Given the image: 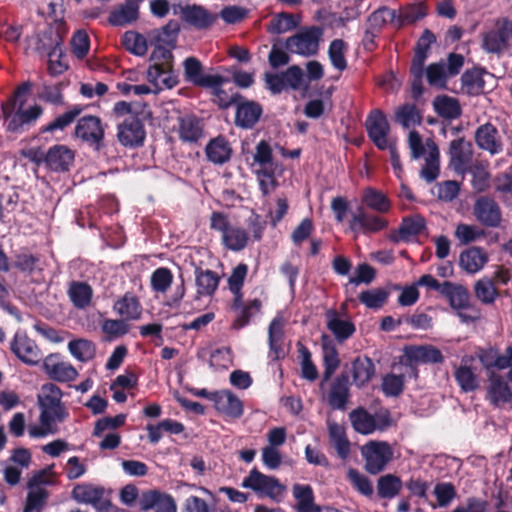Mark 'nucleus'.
Returning a JSON list of instances; mask_svg holds the SVG:
<instances>
[{"label": "nucleus", "instance_id": "nucleus-58", "mask_svg": "<svg viewBox=\"0 0 512 512\" xmlns=\"http://www.w3.org/2000/svg\"><path fill=\"white\" fill-rule=\"evenodd\" d=\"M461 80L462 89L467 94L476 95L483 90L484 81L481 72L478 70L466 71Z\"/></svg>", "mask_w": 512, "mask_h": 512}, {"label": "nucleus", "instance_id": "nucleus-49", "mask_svg": "<svg viewBox=\"0 0 512 512\" xmlns=\"http://www.w3.org/2000/svg\"><path fill=\"white\" fill-rule=\"evenodd\" d=\"M219 279L210 270L198 271L196 274L197 293L201 296L212 295L218 287Z\"/></svg>", "mask_w": 512, "mask_h": 512}, {"label": "nucleus", "instance_id": "nucleus-15", "mask_svg": "<svg viewBox=\"0 0 512 512\" xmlns=\"http://www.w3.org/2000/svg\"><path fill=\"white\" fill-rule=\"evenodd\" d=\"M487 399L496 407L512 405V384L500 375L491 374L487 386Z\"/></svg>", "mask_w": 512, "mask_h": 512}, {"label": "nucleus", "instance_id": "nucleus-27", "mask_svg": "<svg viewBox=\"0 0 512 512\" xmlns=\"http://www.w3.org/2000/svg\"><path fill=\"white\" fill-rule=\"evenodd\" d=\"M405 356L415 363H441V351L432 345L410 346L405 349Z\"/></svg>", "mask_w": 512, "mask_h": 512}, {"label": "nucleus", "instance_id": "nucleus-34", "mask_svg": "<svg viewBox=\"0 0 512 512\" xmlns=\"http://www.w3.org/2000/svg\"><path fill=\"white\" fill-rule=\"evenodd\" d=\"M434 41L435 36L429 30H425L419 39L417 50L411 65V73L417 79L422 77L423 65L426 59V51Z\"/></svg>", "mask_w": 512, "mask_h": 512}, {"label": "nucleus", "instance_id": "nucleus-51", "mask_svg": "<svg viewBox=\"0 0 512 512\" xmlns=\"http://www.w3.org/2000/svg\"><path fill=\"white\" fill-rule=\"evenodd\" d=\"M124 47L137 56H143L148 51L146 38L135 31H127L122 37Z\"/></svg>", "mask_w": 512, "mask_h": 512}, {"label": "nucleus", "instance_id": "nucleus-23", "mask_svg": "<svg viewBox=\"0 0 512 512\" xmlns=\"http://www.w3.org/2000/svg\"><path fill=\"white\" fill-rule=\"evenodd\" d=\"M113 310L126 321L140 320L143 314V307L133 293L127 292L114 305Z\"/></svg>", "mask_w": 512, "mask_h": 512}, {"label": "nucleus", "instance_id": "nucleus-35", "mask_svg": "<svg viewBox=\"0 0 512 512\" xmlns=\"http://www.w3.org/2000/svg\"><path fill=\"white\" fill-rule=\"evenodd\" d=\"M178 121V133L183 141L195 142L202 136V127L195 116L183 115Z\"/></svg>", "mask_w": 512, "mask_h": 512}, {"label": "nucleus", "instance_id": "nucleus-2", "mask_svg": "<svg viewBox=\"0 0 512 512\" xmlns=\"http://www.w3.org/2000/svg\"><path fill=\"white\" fill-rule=\"evenodd\" d=\"M210 228L219 232L226 248L232 251H240L248 242V234L245 229L232 224L229 217L222 212H213L210 216Z\"/></svg>", "mask_w": 512, "mask_h": 512}, {"label": "nucleus", "instance_id": "nucleus-48", "mask_svg": "<svg viewBox=\"0 0 512 512\" xmlns=\"http://www.w3.org/2000/svg\"><path fill=\"white\" fill-rule=\"evenodd\" d=\"M374 373V365L369 358H357L353 362V380L358 387L368 383Z\"/></svg>", "mask_w": 512, "mask_h": 512}, {"label": "nucleus", "instance_id": "nucleus-56", "mask_svg": "<svg viewBox=\"0 0 512 512\" xmlns=\"http://www.w3.org/2000/svg\"><path fill=\"white\" fill-rule=\"evenodd\" d=\"M424 229V219L420 216L406 218L399 228V239L408 241Z\"/></svg>", "mask_w": 512, "mask_h": 512}, {"label": "nucleus", "instance_id": "nucleus-31", "mask_svg": "<svg viewBox=\"0 0 512 512\" xmlns=\"http://www.w3.org/2000/svg\"><path fill=\"white\" fill-rule=\"evenodd\" d=\"M442 295L448 299L451 308L455 310H463L470 305L469 292L461 285L444 282Z\"/></svg>", "mask_w": 512, "mask_h": 512}, {"label": "nucleus", "instance_id": "nucleus-47", "mask_svg": "<svg viewBox=\"0 0 512 512\" xmlns=\"http://www.w3.org/2000/svg\"><path fill=\"white\" fill-rule=\"evenodd\" d=\"M329 436L338 455L345 459L350 452V443L346 438L344 428L337 423H329Z\"/></svg>", "mask_w": 512, "mask_h": 512}, {"label": "nucleus", "instance_id": "nucleus-17", "mask_svg": "<svg viewBox=\"0 0 512 512\" xmlns=\"http://www.w3.org/2000/svg\"><path fill=\"white\" fill-rule=\"evenodd\" d=\"M349 225L354 232L375 233L385 229L388 222L383 217L368 214L359 208L352 214Z\"/></svg>", "mask_w": 512, "mask_h": 512}, {"label": "nucleus", "instance_id": "nucleus-50", "mask_svg": "<svg viewBox=\"0 0 512 512\" xmlns=\"http://www.w3.org/2000/svg\"><path fill=\"white\" fill-rule=\"evenodd\" d=\"M327 326L340 341L347 339L355 331L354 325L351 322L339 318L334 313L328 314Z\"/></svg>", "mask_w": 512, "mask_h": 512}, {"label": "nucleus", "instance_id": "nucleus-55", "mask_svg": "<svg viewBox=\"0 0 512 512\" xmlns=\"http://www.w3.org/2000/svg\"><path fill=\"white\" fill-rule=\"evenodd\" d=\"M323 359L325 377L329 378L339 367L340 360L335 346L328 342L327 336H323Z\"/></svg>", "mask_w": 512, "mask_h": 512}, {"label": "nucleus", "instance_id": "nucleus-42", "mask_svg": "<svg viewBox=\"0 0 512 512\" xmlns=\"http://www.w3.org/2000/svg\"><path fill=\"white\" fill-rule=\"evenodd\" d=\"M347 50L348 46L342 39H335L329 45V61L331 65L339 72H343L347 68Z\"/></svg>", "mask_w": 512, "mask_h": 512}, {"label": "nucleus", "instance_id": "nucleus-36", "mask_svg": "<svg viewBox=\"0 0 512 512\" xmlns=\"http://www.w3.org/2000/svg\"><path fill=\"white\" fill-rule=\"evenodd\" d=\"M451 164L456 170H462L471 158V144L462 138L450 143Z\"/></svg>", "mask_w": 512, "mask_h": 512}, {"label": "nucleus", "instance_id": "nucleus-52", "mask_svg": "<svg viewBox=\"0 0 512 512\" xmlns=\"http://www.w3.org/2000/svg\"><path fill=\"white\" fill-rule=\"evenodd\" d=\"M434 108L439 115L449 119L456 118L461 113L458 101L448 96L436 97Z\"/></svg>", "mask_w": 512, "mask_h": 512}, {"label": "nucleus", "instance_id": "nucleus-6", "mask_svg": "<svg viewBox=\"0 0 512 512\" xmlns=\"http://www.w3.org/2000/svg\"><path fill=\"white\" fill-rule=\"evenodd\" d=\"M242 487L249 488L257 494L271 499H279L285 491L284 485L278 479L265 475L257 469L251 470L249 475L243 479Z\"/></svg>", "mask_w": 512, "mask_h": 512}, {"label": "nucleus", "instance_id": "nucleus-1", "mask_svg": "<svg viewBox=\"0 0 512 512\" xmlns=\"http://www.w3.org/2000/svg\"><path fill=\"white\" fill-rule=\"evenodd\" d=\"M146 77L148 83L154 87L155 93L164 89H172L178 84V76L174 70V57L171 50L157 45L150 56Z\"/></svg>", "mask_w": 512, "mask_h": 512}, {"label": "nucleus", "instance_id": "nucleus-14", "mask_svg": "<svg viewBox=\"0 0 512 512\" xmlns=\"http://www.w3.org/2000/svg\"><path fill=\"white\" fill-rule=\"evenodd\" d=\"M75 135L77 138L98 147L104 137V126L100 118L91 115L84 116L76 124Z\"/></svg>", "mask_w": 512, "mask_h": 512}, {"label": "nucleus", "instance_id": "nucleus-21", "mask_svg": "<svg viewBox=\"0 0 512 512\" xmlns=\"http://www.w3.org/2000/svg\"><path fill=\"white\" fill-rule=\"evenodd\" d=\"M184 77L186 81L195 86H211L218 81L213 74H204L201 62L195 57H188L183 62Z\"/></svg>", "mask_w": 512, "mask_h": 512}, {"label": "nucleus", "instance_id": "nucleus-28", "mask_svg": "<svg viewBox=\"0 0 512 512\" xmlns=\"http://www.w3.org/2000/svg\"><path fill=\"white\" fill-rule=\"evenodd\" d=\"M287 322V319L284 315H277L269 325L268 335H269V346L271 354L274 359H278L283 355L282 343L284 338V326Z\"/></svg>", "mask_w": 512, "mask_h": 512}, {"label": "nucleus", "instance_id": "nucleus-62", "mask_svg": "<svg viewBox=\"0 0 512 512\" xmlns=\"http://www.w3.org/2000/svg\"><path fill=\"white\" fill-rule=\"evenodd\" d=\"M455 237L462 244H468L484 236V232L476 225L460 223L456 226Z\"/></svg>", "mask_w": 512, "mask_h": 512}, {"label": "nucleus", "instance_id": "nucleus-57", "mask_svg": "<svg viewBox=\"0 0 512 512\" xmlns=\"http://www.w3.org/2000/svg\"><path fill=\"white\" fill-rule=\"evenodd\" d=\"M61 397L62 393L59 387L52 383L45 384L38 395L39 405L40 407L63 406L61 404Z\"/></svg>", "mask_w": 512, "mask_h": 512}, {"label": "nucleus", "instance_id": "nucleus-3", "mask_svg": "<svg viewBox=\"0 0 512 512\" xmlns=\"http://www.w3.org/2000/svg\"><path fill=\"white\" fill-rule=\"evenodd\" d=\"M24 101L16 104L15 100H8L2 104L3 117L8 120V129L18 132L24 129L26 125L31 124L40 117L43 110L40 106L34 105L23 109Z\"/></svg>", "mask_w": 512, "mask_h": 512}, {"label": "nucleus", "instance_id": "nucleus-38", "mask_svg": "<svg viewBox=\"0 0 512 512\" xmlns=\"http://www.w3.org/2000/svg\"><path fill=\"white\" fill-rule=\"evenodd\" d=\"M349 396L348 377H338L328 395V402L334 409H344Z\"/></svg>", "mask_w": 512, "mask_h": 512}, {"label": "nucleus", "instance_id": "nucleus-45", "mask_svg": "<svg viewBox=\"0 0 512 512\" xmlns=\"http://www.w3.org/2000/svg\"><path fill=\"white\" fill-rule=\"evenodd\" d=\"M293 495L297 500L298 512H315L317 505L314 503L313 491L308 485L296 484L293 486Z\"/></svg>", "mask_w": 512, "mask_h": 512}, {"label": "nucleus", "instance_id": "nucleus-44", "mask_svg": "<svg viewBox=\"0 0 512 512\" xmlns=\"http://www.w3.org/2000/svg\"><path fill=\"white\" fill-rule=\"evenodd\" d=\"M395 120L402 127L411 129L421 124L422 118L417 108L412 104H405L395 111Z\"/></svg>", "mask_w": 512, "mask_h": 512}, {"label": "nucleus", "instance_id": "nucleus-29", "mask_svg": "<svg viewBox=\"0 0 512 512\" xmlns=\"http://www.w3.org/2000/svg\"><path fill=\"white\" fill-rule=\"evenodd\" d=\"M261 106L253 101H242L236 109V124L243 128H251L260 118Z\"/></svg>", "mask_w": 512, "mask_h": 512}, {"label": "nucleus", "instance_id": "nucleus-61", "mask_svg": "<svg viewBox=\"0 0 512 512\" xmlns=\"http://www.w3.org/2000/svg\"><path fill=\"white\" fill-rule=\"evenodd\" d=\"M476 297L485 304H491L497 297V290L491 280L483 278L475 283L474 287Z\"/></svg>", "mask_w": 512, "mask_h": 512}, {"label": "nucleus", "instance_id": "nucleus-59", "mask_svg": "<svg viewBox=\"0 0 512 512\" xmlns=\"http://www.w3.org/2000/svg\"><path fill=\"white\" fill-rule=\"evenodd\" d=\"M455 378L461 389L465 392L475 390L479 383L477 376L474 374L471 368L462 365L455 371Z\"/></svg>", "mask_w": 512, "mask_h": 512}, {"label": "nucleus", "instance_id": "nucleus-9", "mask_svg": "<svg viewBox=\"0 0 512 512\" xmlns=\"http://www.w3.org/2000/svg\"><path fill=\"white\" fill-rule=\"evenodd\" d=\"M29 157L38 163L44 161L51 170L66 171L74 161V152L65 145H55L45 155L31 150Z\"/></svg>", "mask_w": 512, "mask_h": 512}, {"label": "nucleus", "instance_id": "nucleus-12", "mask_svg": "<svg viewBox=\"0 0 512 512\" xmlns=\"http://www.w3.org/2000/svg\"><path fill=\"white\" fill-rule=\"evenodd\" d=\"M141 510L148 511L155 509L156 512H177V504L174 498L159 490H147L139 497Z\"/></svg>", "mask_w": 512, "mask_h": 512}, {"label": "nucleus", "instance_id": "nucleus-39", "mask_svg": "<svg viewBox=\"0 0 512 512\" xmlns=\"http://www.w3.org/2000/svg\"><path fill=\"white\" fill-rule=\"evenodd\" d=\"M68 295L75 307L84 309L91 303L93 290L84 282H72L68 289Z\"/></svg>", "mask_w": 512, "mask_h": 512}, {"label": "nucleus", "instance_id": "nucleus-60", "mask_svg": "<svg viewBox=\"0 0 512 512\" xmlns=\"http://www.w3.org/2000/svg\"><path fill=\"white\" fill-rule=\"evenodd\" d=\"M173 282V275L168 268L156 269L151 275L152 289L158 293H165Z\"/></svg>", "mask_w": 512, "mask_h": 512}, {"label": "nucleus", "instance_id": "nucleus-22", "mask_svg": "<svg viewBox=\"0 0 512 512\" xmlns=\"http://www.w3.org/2000/svg\"><path fill=\"white\" fill-rule=\"evenodd\" d=\"M11 349L24 363L36 364L40 360V352L35 342L23 333H16Z\"/></svg>", "mask_w": 512, "mask_h": 512}, {"label": "nucleus", "instance_id": "nucleus-19", "mask_svg": "<svg viewBox=\"0 0 512 512\" xmlns=\"http://www.w3.org/2000/svg\"><path fill=\"white\" fill-rule=\"evenodd\" d=\"M183 485L198 491L204 496H188L184 502V509L186 512H215L214 495L209 489L195 484L184 483Z\"/></svg>", "mask_w": 512, "mask_h": 512}, {"label": "nucleus", "instance_id": "nucleus-11", "mask_svg": "<svg viewBox=\"0 0 512 512\" xmlns=\"http://www.w3.org/2000/svg\"><path fill=\"white\" fill-rule=\"evenodd\" d=\"M209 399L214 403L216 410L231 419H238L243 415V402L231 391L221 390L209 394Z\"/></svg>", "mask_w": 512, "mask_h": 512}, {"label": "nucleus", "instance_id": "nucleus-4", "mask_svg": "<svg viewBox=\"0 0 512 512\" xmlns=\"http://www.w3.org/2000/svg\"><path fill=\"white\" fill-rule=\"evenodd\" d=\"M39 424H30L28 434L31 438H44L58 432V423L68 417L64 406L40 407Z\"/></svg>", "mask_w": 512, "mask_h": 512}, {"label": "nucleus", "instance_id": "nucleus-41", "mask_svg": "<svg viewBox=\"0 0 512 512\" xmlns=\"http://www.w3.org/2000/svg\"><path fill=\"white\" fill-rule=\"evenodd\" d=\"M181 15L187 23L197 28H205L212 23L210 14L201 6L183 7L181 8Z\"/></svg>", "mask_w": 512, "mask_h": 512}, {"label": "nucleus", "instance_id": "nucleus-26", "mask_svg": "<svg viewBox=\"0 0 512 512\" xmlns=\"http://www.w3.org/2000/svg\"><path fill=\"white\" fill-rule=\"evenodd\" d=\"M477 145L491 154H497L502 150L497 129L491 124L480 126L475 133Z\"/></svg>", "mask_w": 512, "mask_h": 512}, {"label": "nucleus", "instance_id": "nucleus-30", "mask_svg": "<svg viewBox=\"0 0 512 512\" xmlns=\"http://www.w3.org/2000/svg\"><path fill=\"white\" fill-rule=\"evenodd\" d=\"M139 17V5L136 1L127 0L124 5L115 8L109 15V23L114 26H126Z\"/></svg>", "mask_w": 512, "mask_h": 512}, {"label": "nucleus", "instance_id": "nucleus-24", "mask_svg": "<svg viewBox=\"0 0 512 512\" xmlns=\"http://www.w3.org/2000/svg\"><path fill=\"white\" fill-rule=\"evenodd\" d=\"M44 370L51 379L59 382H70L78 376V372L72 364L59 361L54 356H49L45 359Z\"/></svg>", "mask_w": 512, "mask_h": 512}, {"label": "nucleus", "instance_id": "nucleus-20", "mask_svg": "<svg viewBox=\"0 0 512 512\" xmlns=\"http://www.w3.org/2000/svg\"><path fill=\"white\" fill-rule=\"evenodd\" d=\"M105 490L103 487L83 483L78 484L72 490V497L79 503L91 504L97 508H103L108 501L104 499Z\"/></svg>", "mask_w": 512, "mask_h": 512}, {"label": "nucleus", "instance_id": "nucleus-13", "mask_svg": "<svg viewBox=\"0 0 512 512\" xmlns=\"http://www.w3.org/2000/svg\"><path fill=\"white\" fill-rule=\"evenodd\" d=\"M473 214L478 222L487 227H498L502 220L499 205L488 197H480L475 201Z\"/></svg>", "mask_w": 512, "mask_h": 512}, {"label": "nucleus", "instance_id": "nucleus-8", "mask_svg": "<svg viewBox=\"0 0 512 512\" xmlns=\"http://www.w3.org/2000/svg\"><path fill=\"white\" fill-rule=\"evenodd\" d=\"M366 129L371 141L378 149L385 150L395 144L390 136V125L380 110L372 111L366 120Z\"/></svg>", "mask_w": 512, "mask_h": 512}, {"label": "nucleus", "instance_id": "nucleus-33", "mask_svg": "<svg viewBox=\"0 0 512 512\" xmlns=\"http://www.w3.org/2000/svg\"><path fill=\"white\" fill-rule=\"evenodd\" d=\"M487 254L478 247H472L461 253L459 264L468 273H476L486 264Z\"/></svg>", "mask_w": 512, "mask_h": 512}, {"label": "nucleus", "instance_id": "nucleus-5", "mask_svg": "<svg viewBox=\"0 0 512 512\" xmlns=\"http://www.w3.org/2000/svg\"><path fill=\"white\" fill-rule=\"evenodd\" d=\"M365 469L370 474L380 473L393 457L390 445L382 441H370L361 448Z\"/></svg>", "mask_w": 512, "mask_h": 512}, {"label": "nucleus", "instance_id": "nucleus-53", "mask_svg": "<svg viewBox=\"0 0 512 512\" xmlns=\"http://www.w3.org/2000/svg\"><path fill=\"white\" fill-rule=\"evenodd\" d=\"M278 170L280 174L281 170L279 169V166L255 168V173L257 174V179L263 194L267 195L277 187L278 184L275 175Z\"/></svg>", "mask_w": 512, "mask_h": 512}, {"label": "nucleus", "instance_id": "nucleus-40", "mask_svg": "<svg viewBox=\"0 0 512 512\" xmlns=\"http://www.w3.org/2000/svg\"><path fill=\"white\" fill-rule=\"evenodd\" d=\"M231 147L224 138H215L206 147L208 159L215 164H223L230 159Z\"/></svg>", "mask_w": 512, "mask_h": 512}, {"label": "nucleus", "instance_id": "nucleus-16", "mask_svg": "<svg viewBox=\"0 0 512 512\" xmlns=\"http://www.w3.org/2000/svg\"><path fill=\"white\" fill-rule=\"evenodd\" d=\"M117 137L124 146H138L144 140L145 131L139 119L134 115H129L118 125Z\"/></svg>", "mask_w": 512, "mask_h": 512}, {"label": "nucleus", "instance_id": "nucleus-46", "mask_svg": "<svg viewBox=\"0 0 512 512\" xmlns=\"http://www.w3.org/2000/svg\"><path fill=\"white\" fill-rule=\"evenodd\" d=\"M68 350L71 355L81 362H87L95 356V345L87 339H76L68 343Z\"/></svg>", "mask_w": 512, "mask_h": 512}, {"label": "nucleus", "instance_id": "nucleus-64", "mask_svg": "<svg viewBox=\"0 0 512 512\" xmlns=\"http://www.w3.org/2000/svg\"><path fill=\"white\" fill-rule=\"evenodd\" d=\"M426 77L430 85L443 88L449 75L444 63H434L427 67Z\"/></svg>", "mask_w": 512, "mask_h": 512}, {"label": "nucleus", "instance_id": "nucleus-10", "mask_svg": "<svg viewBox=\"0 0 512 512\" xmlns=\"http://www.w3.org/2000/svg\"><path fill=\"white\" fill-rule=\"evenodd\" d=\"M512 46V22H505L483 34L482 47L488 53H501Z\"/></svg>", "mask_w": 512, "mask_h": 512}, {"label": "nucleus", "instance_id": "nucleus-63", "mask_svg": "<svg viewBox=\"0 0 512 512\" xmlns=\"http://www.w3.org/2000/svg\"><path fill=\"white\" fill-rule=\"evenodd\" d=\"M255 168H269L278 166L272 160V150L270 146L265 142L261 141L256 146V152L254 154V163L252 165Z\"/></svg>", "mask_w": 512, "mask_h": 512}, {"label": "nucleus", "instance_id": "nucleus-32", "mask_svg": "<svg viewBox=\"0 0 512 512\" xmlns=\"http://www.w3.org/2000/svg\"><path fill=\"white\" fill-rule=\"evenodd\" d=\"M428 155L425 164L420 171V176L426 182L431 183L437 179L440 172L439 150L433 140L427 139Z\"/></svg>", "mask_w": 512, "mask_h": 512}, {"label": "nucleus", "instance_id": "nucleus-54", "mask_svg": "<svg viewBox=\"0 0 512 512\" xmlns=\"http://www.w3.org/2000/svg\"><path fill=\"white\" fill-rule=\"evenodd\" d=\"M347 479L360 494L370 497L373 494V485L371 480L354 468H349L347 471Z\"/></svg>", "mask_w": 512, "mask_h": 512}, {"label": "nucleus", "instance_id": "nucleus-7", "mask_svg": "<svg viewBox=\"0 0 512 512\" xmlns=\"http://www.w3.org/2000/svg\"><path fill=\"white\" fill-rule=\"evenodd\" d=\"M321 36L322 30L320 28H306L289 37L286 41V47L291 53L312 56L317 54L319 50Z\"/></svg>", "mask_w": 512, "mask_h": 512}, {"label": "nucleus", "instance_id": "nucleus-37", "mask_svg": "<svg viewBox=\"0 0 512 512\" xmlns=\"http://www.w3.org/2000/svg\"><path fill=\"white\" fill-rule=\"evenodd\" d=\"M362 202L368 208L378 213H386L391 207V203L386 195L372 187H367L363 190Z\"/></svg>", "mask_w": 512, "mask_h": 512}, {"label": "nucleus", "instance_id": "nucleus-25", "mask_svg": "<svg viewBox=\"0 0 512 512\" xmlns=\"http://www.w3.org/2000/svg\"><path fill=\"white\" fill-rule=\"evenodd\" d=\"M262 307V303L258 299H253L246 304L242 303V295L234 298L233 309L236 317L233 323L235 329H241L246 326L250 318L256 315Z\"/></svg>", "mask_w": 512, "mask_h": 512}, {"label": "nucleus", "instance_id": "nucleus-18", "mask_svg": "<svg viewBox=\"0 0 512 512\" xmlns=\"http://www.w3.org/2000/svg\"><path fill=\"white\" fill-rule=\"evenodd\" d=\"M353 428L361 434H371L376 430L385 429L389 423L382 417H375L364 409H357L350 413Z\"/></svg>", "mask_w": 512, "mask_h": 512}, {"label": "nucleus", "instance_id": "nucleus-43", "mask_svg": "<svg viewBox=\"0 0 512 512\" xmlns=\"http://www.w3.org/2000/svg\"><path fill=\"white\" fill-rule=\"evenodd\" d=\"M402 489L401 479L393 474L381 476L377 481V492L381 498L391 499L399 494Z\"/></svg>", "mask_w": 512, "mask_h": 512}]
</instances>
